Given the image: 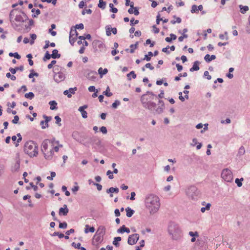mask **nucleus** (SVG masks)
<instances>
[{
    "label": "nucleus",
    "mask_w": 250,
    "mask_h": 250,
    "mask_svg": "<svg viewBox=\"0 0 250 250\" xmlns=\"http://www.w3.org/2000/svg\"><path fill=\"white\" fill-rule=\"evenodd\" d=\"M63 145L60 143L55 138L44 139L42 143L41 148L44 158L51 160Z\"/></svg>",
    "instance_id": "obj_1"
},
{
    "label": "nucleus",
    "mask_w": 250,
    "mask_h": 250,
    "mask_svg": "<svg viewBox=\"0 0 250 250\" xmlns=\"http://www.w3.org/2000/svg\"><path fill=\"white\" fill-rule=\"evenodd\" d=\"M145 204L150 213L156 212L160 207L159 197L154 194H149L146 197Z\"/></svg>",
    "instance_id": "obj_2"
},
{
    "label": "nucleus",
    "mask_w": 250,
    "mask_h": 250,
    "mask_svg": "<svg viewBox=\"0 0 250 250\" xmlns=\"http://www.w3.org/2000/svg\"><path fill=\"white\" fill-rule=\"evenodd\" d=\"M157 98V96L152 92H148L142 96L141 101L144 107L152 110L156 107V104L153 101Z\"/></svg>",
    "instance_id": "obj_3"
},
{
    "label": "nucleus",
    "mask_w": 250,
    "mask_h": 250,
    "mask_svg": "<svg viewBox=\"0 0 250 250\" xmlns=\"http://www.w3.org/2000/svg\"><path fill=\"white\" fill-rule=\"evenodd\" d=\"M23 151L30 157L36 156L38 154V146L33 141H27L24 145Z\"/></svg>",
    "instance_id": "obj_4"
},
{
    "label": "nucleus",
    "mask_w": 250,
    "mask_h": 250,
    "mask_svg": "<svg viewBox=\"0 0 250 250\" xmlns=\"http://www.w3.org/2000/svg\"><path fill=\"white\" fill-rule=\"evenodd\" d=\"M221 177L227 182H231L233 179V174L229 168L224 169L221 173Z\"/></svg>",
    "instance_id": "obj_5"
},
{
    "label": "nucleus",
    "mask_w": 250,
    "mask_h": 250,
    "mask_svg": "<svg viewBox=\"0 0 250 250\" xmlns=\"http://www.w3.org/2000/svg\"><path fill=\"white\" fill-rule=\"evenodd\" d=\"M139 238V235L137 233H134L129 236L128 238V244L130 245H133L137 242Z\"/></svg>",
    "instance_id": "obj_6"
},
{
    "label": "nucleus",
    "mask_w": 250,
    "mask_h": 250,
    "mask_svg": "<svg viewBox=\"0 0 250 250\" xmlns=\"http://www.w3.org/2000/svg\"><path fill=\"white\" fill-rule=\"evenodd\" d=\"M28 19V17L24 13H21L16 15L15 20L21 23L26 21Z\"/></svg>",
    "instance_id": "obj_7"
},
{
    "label": "nucleus",
    "mask_w": 250,
    "mask_h": 250,
    "mask_svg": "<svg viewBox=\"0 0 250 250\" xmlns=\"http://www.w3.org/2000/svg\"><path fill=\"white\" fill-rule=\"evenodd\" d=\"M77 37V32L76 30L71 29L69 35V42L71 45H73L76 41Z\"/></svg>",
    "instance_id": "obj_8"
},
{
    "label": "nucleus",
    "mask_w": 250,
    "mask_h": 250,
    "mask_svg": "<svg viewBox=\"0 0 250 250\" xmlns=\"http://www.w3.org/2000/svg\"><path fill=\"white\" fill-rule=\"evenodd\" d=\"M64 74L62 72H59L56 73L54 76V79L55 81L57 83H59L60 82L62 81L64 79Z\"/></svg>",
    "instance_id": "obj_9"
},
{
    "label": "nucleus",
    "mask_w": 250,
    "mask_h": 250,
    "mask_svg": "<svg viewBox=\"0 0 250 250\" xmlns=\"http://www.w3.org/2000/svg\"><path fill=\"white\" fill-rule=\"evenodd\" d=\"M130 8L128 10V12L130 14H134L135 15H138L139 14V12L137 7H134V3L133 2H131L130 4Z\"/></svg>",
    "instance_id": "obj_10"
},
{
    "label": "nucleus",
    "mask_w": 250,
    "mask_h": 250,
    "mask_svg": "<svg viewBox=\"0 0 250 250\" xmlns=\"http://www.w3.org/2000/svg\"><path fill=\"white\" fill-rule=\"evenodd\" d=\"M77 90L76 87L74 88H70L68 90H66L63 92V94L65 95H67L68 98H71L72 97V94H74L75 93V91Z\"/></svg>",
    "instance_id": "obj_11"
},
{
    "label": "nucleus",
    "mask_w": 250,
    "mask_h": 250,
    "mask_svg": "<svg viewBox=\"0 0 250 250\" xmlns=\"http://www.w3.org/2000/svg\"><path fill=\"white\" fill-rule=\"evenodd\" d=\"M158 102L159 105L157 109H156V112L159 114L163 112V109L165 108V104L163 101L162 100H159Z\"/></svg>",
    "instance_id": "obj_12"
},
{
    "label": "nucleus",
    "mask_w": 250,
    "mask_h": 250,
    "mask_svg": "<svg viewBox=\"0 0 250 250\" xmlns=\"http://www.w3.org/2000/svg\"><path fill=\"white\" fill-rule=\"evenodd\" d=\"M87 107V106L86 105H84L83 106H80L78 109V110L81 113L82 116L83 118H86L87 117V113L86 111L84 110V109Z\"/></svg>",
    "instance_id": "obj_13"
},
{
    "label": "nucleus",
    "mask_w": 250,
    "mask_h": 250,
    "mask_svg": "<svg viewBox=\"0 0 250 250\" xmlns=\"http://www.w3.org/2000/svg\"><path fill=\"white\" fill-rule=\"evenodd\" d=\"M69 211L66 205H64L63 208H61L59 209V214L63 215H66Z\"/></svg>",
    "instance_id": "obj_14"
},
{
    "label": "nucleus",
    "mask_w": 250,
    "mask_h": 250,
    "mask_svg": "<svg viewBox=\"0 0 250 250\" xmlns=\"http://www.w3.org/2000/svg\"><path fill=\"white\" fill-rule=\"evenodd\" d=\"M95 230V228L93 227H89L88 225L85 226L84 232L85 233H88V232L93 233Z\"/></svg>",
    "instance_id": "obj_15"
},
{
    "label": "nucleus",
    "mask_w": 250,
    "mask_h": 250,
    "mask_svg": "<svg viewBox=\"0 0 250 250\" xmlns=\"http://www.w3.org/2000/svg\"><path fill=\"white\" fill-rule=\"evenodd\" d=\"M200 64V62H199L198 61H195L194 63H193V65L192 66V67L190 68V71L192 72V71H197L199 69V65Z\"/></svg>",
    "instance_id": "obj_16"
},
{
    "label": "nucleus",
    "mask_w": 250,
    "mask_h": 250,
    "mask_svg": "<svg viewBox=\"0 0 250 250\" xmlns=\"http://www.w3.org/2000/svg\"><path fill=\"white\" fill-rule=\"evenodd\" d=\"M23 66L22 65L20 66V67H16L15 68H9V71L11 72V73L12 74H15L18 70H20V71H23Z\"/></svg>",
    "instance_id": "obj_17"
},
{
    "label": "nucleus",
    "mask_w": 250,
    "mask_h": 250,
    "mask_svg": "<svg viewBox=\"0 0 250 250\" xmlns=\"http://www.w3.org/2000/svg\"><path fill=\"white\" fill-rule=\"evenodd\" d=\"M215 58L216 56L215 55H212L211 56H210L209 54H207L204 58L205 60L208 62H210L213 60L215 59Z\"/></svg>",
    "instance_id": "obj_18"
},
{
    "label": "nucleus",
    "mask_w": 250,
    "mask_h": 250,
    "mask_svg": "<svg viewBox=\"0 0 250 250\" xmlns=\"http://www.w3.org/2000/svg\"><path fill=\"white\" fill-rule=\"evenodd\" d=\"M125 211L126 212V216L128 217H131L134 213V211L130 208L129 207H127L125 208Z\"/></svg>",
    "instance_id": "obj_19"
},
{
    "label": "nucleus",
    "mask_w": 250,
    "mask_h": 250,
    "mask_svg": "<svg viewBox=\"0 0 250 250\" xmlns=\"http://www.w3.org/2000/svg\"><path fill=\"white\" fill-rule=\"evenodd\" d=\"M240 7V11L242 14L246 13L249 9V8L248 6H243L242 5H239Z\"/></svg>",
    "instance_id": "obj_20"
},
{
    "label": "nucleus",
    "mask_w": 250,
    "mask_h": 250,
    "mask_svg": "<svg viewBox=\"0 0 250 250\" xmlns=\"http://www.w3.org/2000/svg\"><path fill=\"white\" fill-rule=\"evenodd\" d=\"M49 104L50 105V108L51 110H55L57 108V103L56 101H51L49 102Z\"/></svg>",
    "instance_id": "obj_21"
},
{
    "label": "nucleus",
    "mask_w": 250,
    "mask_h": 250,
    "mask_svg": "<svg viewBox=\"0 0 250 250\" xmlns=\"http://www.w3.org/2000/svg\"><path fill=\"white\" fill-rule=\"evenodd\" d=\"M61 55L58 53V51L57 49H54L51 54V57L53 59L59 58Z\"/></svg>",
    "instance_id": "obj_22"
},
{
    "label": "nucleus",
    "mask_w": 250,
    "mask_h": 250,
    "mask_svg": "<svg viewBox=\"0 0 250 250\" xmlns=\"http://www.w3.org/2000/svg\"><path fill=\"white\" fill-rule=\"evenodd\" d=\"M108 72L107 68L103 69L102 67H100L98 69V73L101 75V77H102L103 75L106 74Z\"/></svg>",
    "instance_id": "obj_23"
},
{
    "label": "nucleus",
    "mask_w": 250,
    "mask_h": 250,
    "mask_svg": "<svg viewBox=\"0 0 250 250\" xmlns=\"http://www.w3.org/2000/svg\"><path fill=\"white\" fill-rule=\"evenodd\" d=\"M153 56V53L151 52H148L147 55H146L143 59V60H146L149 61L151 59V57Z\"/></svg>",
    "instance_id": "obj_24"
},
{
    "label": "nucleus",
    "mask_w": 250,
    "mask_h": 250,
    "mask_svg": "<svg viewBox=\"0 0 250 250\" xmlns=\"http://www.w3.org/2000/svg\"><path fill=\"white\" fill-rule=\"evenodd\" d=\"M118 192H119V189L117 188H114L111 187L106 190L107 193H109V192H110V193H113V192L118 193Z\"/></svg>",
    "instance_id": "obj_25"
},
{
    "label": "nucleus",
    "mask_w": 250,
    "mask_h": 250,
    "mask_svg": "<svg viewBox=\"0 0 250 250\" xmlns=\"http://www.w3.org/2000/svg\"><path fill=\"white\" fill-rule=\"evenodd\" d=\"M245 149L244 146H241L239 149V150L238 152V155L239 156H241L242 155H243L245 154Z\"/></svg>",
    "instance_id": "obj_26"
},
{
    "label": "nucleus",
    "mask_w": 250,
    "mask_h": 250,
    "mask_svg": "<svg viewBox=\"0 0 250 250\" xmlns=\"http://www.w3.org/2000/svg\"><path fill=\"white\" fill-rule=\"evenodd\" d=\"M106 3L103 0H100L98 4V7L103 9H104L105 7Z\"/></svg>",
    "instance_id": "obj_27"
},
{
    "label": "nucleus",
    "mask_w": 250,
    "mask_h": 250,
    "mask_svg": "<svg viewBox=\"0 0 250 250\" xmlns=\"http://www.w3.org/2000/svg\"><path fill=\"white\" fill-rule=\"evenodd\" d=\"M173 18H175L176 19L175 21L174 20H172L170 21V22L174 24H175L176 23H180L181 22V19L179 17H176V16H173Z\"/></svg>",
    "instance_id": "obj_28"
},
{
    "label": "nucleus",
    "mask_w": 250,
    "mask_h": 250,
    "mask_svg": "<svg viewBox=\"0 0 250 250\" xmlns=\"http://www.w3.org/2000/svg\"><path fill=\"white\" fill-rule=\"evenodd\" d=\"M32 13H35L36 15H33L32 17L34 18L37 17L41 13V11L39 9H36L33 8L32 9Z\"/></svg>",
    "instance_id": "obj_29"
},
{
    "label": "nucleus",
    "mask_w": 250,
    "mask_h": 250,
    "mask_svg": "<svg viewBox=\"0 0 250 250\" xmlns=\"http://www.w3.org/2000/svg\"><path fill=\"white\" fill-rule=\"evenodd\" d=\"M137 43H135V44H131L130 45V50L129 51V52L131 53H134V50L137 48Z\"/></svg>",
    "instance_id": "obj_30"
},
{
    "label": "nucleus",
    "mask_w": 250,
    "mask_h": 250,
    "mask_svg": "<svg viewBox=\"0 0 250 250\" xmlns=\"http://www.w3.org/2000/svg\"><path fill=\"white\" fill-rule=\"evenodd\" d=\"M243 180L244 179L243 178H241L240 179H239L238 178H236L235 179V182L238 187H240L242 186V183L241 181H243Z\"/></svg>",
    "instance_id": "obj_31"
},
{
    "label": "nucleus",
    "mask_w": 250,
    "mask_h": 250,
    "mask_svg": "<svg viewBox=\"0 0 250 250\" xmlns=\"http://www.w3.org/2000/svg\"><path fill=\"white\" fill-rule=\"evenodd\" d=\"M24 96L26 98L32 99L34 98V94L33 92H30L28 93H26Z\"/></svg>",
    "instance_id": "obj_32"
},
{
    "label": "nucleus",
    "mask_w": 250,
    "mask_h": 250,
    "mask_svg": "<svg viewBox=\"0 0 250 250\" xmlns=\"http://www.w3.org/2000/svg\"><path fill=\"white\" fill-rule=\"evenodd\" d=\"M17 136L18 137V139H17V143H15V146H16V147H17L18 146H19V143L20 142H21V140H22V137H21V134H20V133H18V134H17Z\"/></svg>",
    "instance_id": "obj_33"
},
{
    "label": "nucleus",
    "mask_w": 250,
    "mask_h": 250,
    "mask_svg": "<svg viewBox=\"0 0 250 250\" xmlns=\"http://www.w3.org/2000/svg\"><path fill=\"white\" fill-rule=\"evenodd\" d=\"M109 7L110 8V11L114 13H116L117 12H118V9L116 8H115L114 7V5L112 3H110L109 4Z\"/></svg>",
    "instance_id": "obj_34"
},
{
    "label": "nucleus",
    "mask_w": 250,
    "mask_h": 250,
    "mask_svg": "<svg viewBox=\"0 0 250 250\" xmlns=\"http://www.w3.org/2000/svg\"><path fill=\"white\" fill-rule=\"evenodd\" d=\"M110 89L109 87H107L106 90L104 91V93L105 95L107 97H110L112 95V93L109 92Z\"/></svg>",
    "instance_id": "obj_35"
},
{
    "label": "nucleus",
    "mask_w": 250,
    "mask_h": 250,
    "mask_svg": "<svg viewBox=\"0 0 250 250\" xmlns=\"http://www.w3.org/2000/svg\"><path fill=\"white\" fill-rule=\"evenodd\" d=\"M9 55L10 56V57H14L15 58H16V59H21V56L20 55L18 54V53L16 52V53H10L9 54Z\"/></svg>",
    "instance_id": "obj_36"
},
{
    "label": "nucleus",
    "mask_w": 250,
    "mask_h": 250,
    "mask_svg": "<svg viewBox=\"0 0 250 250\" xmlns=\"http://www.w3.org/2000/svg\"><path fill=\"white\" fill-rule=\"evenodd\" d=\"M51 57V55H50L48 51H47L45 55L43 58L44 61H45L47 60H49Z\"/></svg>",
    "instance_id": "obj_37"
},
{
    "label": "nucleus",
    "mask_w": 250,
    "mask_h": 250,
    "mask_svg": "<svg viewBox=\"0 0 250 250\" xmlns=\"http://www.w3.org/2000/svg\"><path fill=\"white\" fill-rule=\"evenodd\" d=\"M198 12L197 6L196 5H193L191 7V12L192 13H196Z\"/></svg>",
    "instance_id": "obj_38"
},
{
    "label": "nucleus",
    "mask_w": 250,
    "mask_h": 250,
    "mask_svg": "<svg viewBox=\"0 0 250 250\" xmlns=\"http://www.w3.org/2000/svg\"><path fill=\"white\" fill-rule=\"evenodd\" d=\"M6 76L8 78H10L11 80L12 81H15L16 79V76H15L14 75H11L10 73H6Z\"/></svg>",
    "instance_id": "obj_39"
},
{
    "label": "nucleus",
    "mask_w": 250,
    "mask_h": 250,
    "mask_svg": "<svg viewBox=\"0 0 250 250\" xmlns=\"http://www.w3.org/2000/svg\"><path fill=\"white\" fill-rule=\"evenodd\" d=\"M43 117L45 119V125L48 127V122L51 120V118L46 116H43Z\"/></svg>",
    "instance_id": "obj_40"
},
{
    "label": "nucleus",
    "mask_w": 250,
    "mask_h": 250,
    "mask_svg": "<svg viewBox=\"0 0 250 250\" xmlns=\"http://www.w3.org/2000/svg\"><path fill=\"white\" fill-rule=\"evenodd\" d=\"M113 172L110 170H108L106 172V175L108 176L109 179H112L114 178Z\"/></svg>",
    "instance_id": "obj_41"
},
{
    "label": "nucleus",
    "mask_w": 250,
    "mask_h": 250,
    "mask_svg": "<svg viewBox=\"0 0 250 250\" xmlns=\"http://www.w3.org/2000/svg\"><path fill=\"white\" fill-rule=\"evenodd\" d=\"M67 224L66 222L60 223L59 228L61 229H66L67 228Z\"/></svg>",
    "instance_id": "obj_42"
},
{
    "label": "nucleus",
    "mask_w": 250,
    "mask_h": 250,
    "mask_svg": "<svg viewBox=\"0 0 250 250\" xmlns=\"http://www.w3.org/2000/svg\"><path fill=\"white\" fill-rule=\"evenodd\" d=\"M126 228L125 225L122 226L120 229L117 230L118 233H124L125 232V229Z\"/></svg>",
    "instance_id": "obj_43"
},
{
    "label": "nucleus",
    "mask_w": 250,
    "mask_h": 250,
    "mask_svg": "<svg viewBox=\"0 0 250 250\" xmlns=\"http://www.w3.org/2000/svg\"><path fill=\"white\" fill-rule=\"evenodd\" d=\"M43 2H47L48 3L51 2L53 4L55 5L57 2V0H41Z\"/></svg>",
    "instance_id": "obj_44"
},
{
    "label": "nucleus",
    "mask_w": 250,
    "mask_h": 250,
    "mask_svg": "<svg viewBox=\"0 0 250 250\" xmlns=\"http://www.w3.org/2000/svg\"><path fill=\"white\" fill-rule=\"evenodd\" d=\"M53 236H56V235H57V236H59V237L60 238H63V237L64 236V234H62V233H59V232H54V233H53Z\"/></svg>",
    "instance_id": "obj_45"
},
{
    "label": "nucleus",
    "mask_w": 250,
    "mask_h": 250,
    "mask_svg": "<svg viewBox=\"0 0 250 250\" xmlns=\"http://www.w3.org/2000/svg\"><path fill=\"white\" fill-rule=\"evenodd\" d=\"M56 176V173L55 172H51V176H48L47 177V179L49 180H52L53 178L55 177Z\"/></svg>",
    "instance_id": "obj_46"
},
{
    "label": "nucleus",
    "mask_w": 250,
    "mask_h": 250,
    "mask_svg": "<svg viewBox=\"0 0 250 250\" xmlns=\"http://www.w3.org/2000/svg\"><path fill=\"white\" fill-rule=\"evenodd\" d=\"M139 23L138 20H135L134 21V19L132 18L130 20V25L133 26L135 24H138Z\"/></svg>",
    "instance_id": "obj_47"
},
{
    "label": "nucleus",
    "mask_w": 250,
    "mask_h": 250,
    "mask_svg": "<svg viewBox=\"0 0 250 250\" xmlns=\"http://www.w3.org/2000/svg\"><path fill=\"white\" fill-rule=\"evenodd\" d=\"M130 76H131L132 78H133V79H135L136 78V75L135 74V72L133 71L130 72L129 73H128L127 75V76L128 78H129Z\"/></svg>",
    "instance_id": "obj_48"
},
{
    "label": "nucleus",
    "mask_w": 250,
    "mask_h": 250,
    "mask_svg": "<svg viewBox=\"0 0 250 250\" xmlns=\"http://www.w3.org/2000/svg\"><path fill=\"white\" fill-rule=\"evenodd\" d=\"M55 119L56 120V123L60 126L61 125V124H60V122H61V118L58 116H56L55 117Z\"/></svg>",
    "instance_id": "obj_49"
},
{
    "label": "nucleus",
    "mask_w": 250,
    "mask_h": 250,
    "mask_svg": "<svg viewBox=\"0 0 250 250\" xmlns=\"http://www.w3.org/2000/svg\"><path fill=\"white\" fill-rule=\"evenodd\" d=\"M92 12V10L90 9H85L83 10L82 11V14L84 15L85 13L87 14H91Z\"/></svg>",
    "instance_id": "obj_50"
},
{
    "label": "nucleus",
    "mask_w": 250,
    "mask_h": 250,
    "mask_svg": "<svg viewBox=\"0 0 250 250\" xmlns=\"http://www.w3.org/2000/svg\"><path fill=\"white\" fill-rule=\"evenodd\" d=\"M100 131L103 133V134H106L107 133V129L106 127L105 126H102L100 128Z\"/></svg>",
    "instance_id": "obj_51"
},
{
    "label": "nucleus",
    "mask_w": 250,
    "mask_h": 250,
    "mask_svg": "<svg viewBox=\"0 0 250 250\" xmlns=\"http://www.w3.org/2000/svg\"><path fill=\"white\" fill-rule=\"evenodd\" d=\"M19 120V118L18 116L16 115L14 116V119L12 120V122L13 124H17V123H18Z\"/></svg>",
    "instance_id": "obj_52"
},
{
    "label": "nucleus",
    "mask_w": 250,
    "mask_h": 250,
    "mask_svg": "<svg viewBox=\"0 0 250 250\" xmlns=\"http://www.w3.org/2000/svg\"><path fill=\"white\" fill-rule=\"evenodd\" d=\"M56 63V61L55 60H53L51 61V63L49 64L47 66L48 69H51L53 65H54Z\"/></svg>",
    "instance_id": "obj_53"
},
{
    "label": "nucleus",
    "mask_w": 250,
    "mask_h": 250,
    "mask_svg": "<svg viewBox=\"0 0 250 250\" xmlns=\"http://www.w3.org/2000/svg\"><path fill=\"white\" fill-rule=\"evenodd\" d=\"M120 104V102L119 101H115V102L112 104V106L114 108H116L117 106Z\"/></svg>",
    "instance_id": "obj_54"
},
{
    "label": "nucleus",
    "mask_w": 250,
    "mask_h": 250,
    "mask_svg": "<svg viewBox=\"0 0 250 250\" xmlns=\"http://www.w3.org/2000/svg\"><path fill=\"white\" fill-rule=\"evenodd\" d=\"M152 27L154 33L157 34L159 32V29L157 28L155 25H153Z\"/></svg>",
    "instance_id": "obj_55"
},
{
    "label": "nucleus",
    "mask_w": 250,
    "mask_h": 250,
    "mask_svg": "<svg viewBox=\"0 0 250 250\" xmlns=\"http://www.w3.org/2000/svg\"><path fill=\"white\" fill-rule=\"evenodd\" d=\"M204 76L207 77L208 80H210L211 78V76L209 74V72L208 71H206L204 72Z\"/></svg>",
    "instance_id": "obj_56"
},
{
    "label": "nucleus",
    "mask_w": 250,
    "mask_h": 250,
    "mask_svg": "<svg viewBox=\"0 0 250 250\" xmlns=\"http://www.w3.org/2000/svg\"><path fill=\"white\" fill-rule=\"evenodd\" d=\"M189 235H190L191 236H192V237L198 236V233L196 231L195 232H193L192 231H189Z\"/></svg>",
    "instance_id": "obj_57"
},
{
    "label": "nucleus",
    "mask_w": 250,
    "mask_h": 250,
    "mask_svg": "<svg viewBox=\"0 0 250 250\" xmlns=\"http://www.w3.org/2000/svg\"><path fill=\"white\" fill-rule=\"evenodd\" d=\"M146 68H149L150 70H153L154 67L152 66L150 63H147L145 65Z\"/></svg>",
    "instance_id": "obj_58"
},
{
    "label": "nucleus",
    "mask_w": 250,
    "mask_h": 250,
    "mask_svg": "<svg viewBox=\"0 0 250 250\" xmlns=\"http://www.w3.org/2000/svg\"><path fill=\"white\" fill-rule=\"evenodd\" d=\"M111 28H107L106 29V34L107 36H110L111 34Z\"/></svg>",
    "instance_id": "obj_59"
},
{
    "label": "nucleus",
    "mask_w": 250,
    "mask_h": 250,
    "mask_svg": "<svg viewBox=\"0 0 250 250\" xmlns=\"http://www.w3.org/2000/svg\"><path fill=\"white\" fill-rule=\"evenodd\" d=\"M79 189V187L78 186H74L72 188V191L74 193H75L76 192H77Z\"/></svg>",
    "instance_id": "obj_60"
},
{
    "label": "nucleus",
    "mask_w": 250,
    "mask_h": 250,
    "mask_svg": "<svg viewBox=\"0 0 250 250\" xmlns=\"http://www.w3.org/2000/svg\"><path fill=\"white\" fill-rule=\"evenodd\" d=\"M76 28L77 29H83L84 28L83 24V23H80L79 24H77L76 26Z\"/></svg>",
    "instance_id": "obj_61"
},
{
    "label": "nucleus",
    "mask_w": 250,
    "mask_h": 250,
    "mask_svg": "<svg viewBox=\"0 0 250 250\" xmlns=\"http://www.w3.org/2000/svg\"><path fill=\"white\" fill-rule=\"evenodd\" d=\"M31 38L32 40V41L31 42V43L32 44L34 43V41L36 39L37 36L35 34H32L31 35Z\"/></svg>",
    "instance_id": "obj_62"
},
{
    "label": "nucleus",
    "mask_w": 250,
    "mask_h": 250,
    "mask_svg": "<svg viewBox=\"0 0 250 250\" xmlns=\"http://www.w3.org/2000/svg\"><path fill=\"white\" fill-rule=\"evenodd\" d=\"M176 66L179 72H180L183 69V66L179 64H176Z\"/></svg>",
    "instance_id": "obj_63"
},
{
    "label": "nucleus",
    "mask_w": 250,
    "mask_h": 250,
    "mask_svg": "<svg viewBox=\"0 0 250 250\" xmlns=\"http://www.w3.org/2000/svg\"><path fill=\"white\" fill-rule=\"evenodd\" d=\"M94 185H95L97 187V188L99 191H100L102 189V186L99 184H94Z\"/></svg>",
    "instance_id": "obj_64"
}]
</instances>
